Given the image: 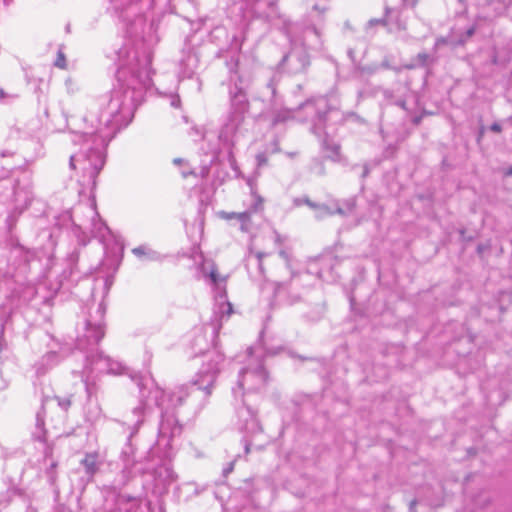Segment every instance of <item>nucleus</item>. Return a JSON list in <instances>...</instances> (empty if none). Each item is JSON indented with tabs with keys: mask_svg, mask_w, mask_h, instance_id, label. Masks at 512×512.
I'll use <instances>...</instances> for the list:
<instances>
[{
	"mask_svg": "<svg viewBox=\"0 0 512 512\" xmlns=\"http://www.w3.org/2000/svg\"><path fill=\"white\" fill-rule=\"evenodd\" d=\"M117 85L109 99L83 116H66L73 142L81 144L78 153L70 156L71 169L80 167L82 185L95 187L96 178L105 164L104 150L120 129L129 125L146 91L152 86V52L141 48L124 47L118 52Z\"/></svg>",
	"mask_w": 512,
	"mask_h": 512,
	"instance_id": "1",
	"label": "nucleus"
},
{
	"mask_svg": "<svg viewBox=\"0 0 512 512\" xmlns=\"http://www.w3.org/2000/svg\"><path fill=\"white\" fill-rule=\"evenodd\" d=\"M224 355L215 346L204 354L203 363L196 374L195 380L190 385H181L167 396L165 392L151 383H139V405L134 407L127 417V424L132 427L128 437V443L121 452L123 462L122 485H125L136 475L150 474L155 487L167 489L176 481L177 475L168 463H157L150 456L145 461L136 459L135 449L131 444V438L137 433L139 427L144 422V418L155 406L161 409V420L158 429L159 441L166 440L168 445L170 441L179 436L182 432V426L176 416V409L181 407L192 398H197L200 393L209 396L216 379L224 366Z\"/></svg>",
	"mask_w": 512,
	"mask_h": 512,
	"instance_id": "2",
	"label": "nucleus"
},
{
	"mask_svg": "<svg viewBox=\"0 0 512 512\" xmlns=\"http://www.w3.org/2000/svg\"><path fill=\"white\" fill-rule=\"evenodd\" d=\"M247 83L236 72L230 76L229 85V111L226 121L217 133L215 131H206L203 135V142L207 147L202 146L206 154L216 156L222 149L228 152V158L233 165V147L243 134V125L245 116L249 111V101L246 93Z\"/></svg>",
	"mask_w": 512,
	"mask_h": 512,
	"instance_id": "3",
	"label": "nucleus"
},
{
	"mask_svg": "<svg viewBox=\"0 0 512 512\" xmlns=\"http://www.w3.org/2000/svg\"><path fill=\"white\" fill-rule=\"evenodd\" d=\"M104 334V326L101 321L92 323L87 320L85 334L78 337L76 342L77 350L85 354V366L80 372V378L88 397H91L96 391L95 378L97 375L104 373L120 375L126 369L122 363L112 360L98 351L97 345Z\"/></svg>",
	"mask_w": 512,
	"mask_h": 512,
	"instance_id": "4",
	"label": "nucleus"
},
{
	"mask_svg": "<svg viewBox=\"0 0 512 512\" xmlns=\"http://www.w3.org/2000/svg\"><path fill=\"white\" fill-rule=\"evenodd\" d=\"M300 109L316 113L312 132L322 138V148L327 153L326 157L332 161H339L340 145L330 137V134L336 129L335 126L342 121V113L336 104L332 103L331 98L319 97L301 104L298 107V110Z\"/></svg>",
	"mask_w": 512,
	"mask_h": 512,
	"instance_id": "5",
	"label": "nucleus"
},
{
	"mask_svg": "<svg viewBox=\"0 0 512 512\" xmlns=\"http://www.w3.org/2000/svg\"><path fill=\"white\" fill-rule=\"evenodd\" d=\"M262 348H249L245 355L244 365L238 371L237 386L232 388L235 399L242 398L245 393L262 389L268 379L262 360Z\"/></svg>",
	"mask_w": 512,
	"mask_h": 512,
	"instance_id": "6",
	"label": "nucleus"
},
{
	"mask_svg": "<svg viewBox=\"0 0 512 512\" xmlns=\"http://www.w3.org/2000/svg\"><path fill=\"white\" fill-rule=\"evenodd\" d=\"M287 37L289 38L292 49L284 56L283 64L292 73H299L304 71L309 66V56L307 49H320L321 40L319 31L314 27H308L303 31L302 39H296L292 35L295 30V25L290 22H284Z\"/></svg>",
	"mask_w": 512,
	"mask_h": 512,
	"instance_id": "7",
	"label": "nucleus"
},
{
	"mask_svg": "<svg viewBox=\"0 0 512 512\" xmlns=\"http://www.w3.org/2000/svg\"><path fill=\"white\" fill-rule=\"evenodd\" d=\"M202 273L208 277L215 287V304L211 326L213 335L216 337L221 329L223 321L227 320L233 313L232 304L227 300L226 277H222L213 262H205L201 267Z\"/></svg>",
	"mask_w": 512,
	"mask_h": 512,
	"instance_id": "8",
	"label": "nucleus"
},
{
	"mask_svg": "<svg viewBox=\"0 0 512 512\" xmlns=\"http://www.w3.org/2000/svg\"><path fill=\"white\" fill-rule=\"evenodd\" d=\"M237 426L241 431L246 432L251 438L262 435V427L256 417V412L245 402L236 408ZM252 440L245 439V452L248 453Z\"/></svg>",
	"mask_w": 512,
	"mask_h": 512,
	"instance_id": "9",
	"label": "nucleus"
},
{
	"mask_svg": "<svg viewBox=\"0 0 512 512\" xmlns=\"http://www.w3.org/2000/svg\"><path fill=\"white\" fill-rule=\"evenodd\" d=\"M34 199L33 185L29 173H23L14 185V209L10 215L18 217L31 205Z\"/></svg>",
	"mask_w": 512,
	"mask_h": 512,
	"instance_id": "10",
	"label": "nucleus"
},
{
	"mask_svg": "<svg viewBox=\"0 0 512 512\" xmlns=\"http://www.w3.org/2000/svg\"><path fill=\"white\" fill-rule=\"evenodd\" d=\"M376 26L386 27L389 33H400L407 29L406 22L402 20L399 14H394L389 7L385 8V17L373 18L367 22L365 27L366 33L373 36V29Z\"/></svg>",
	"mask_w": 512,
	"mask_h": 512,
	"instance_id": "11",
	"label": "nucleus"
},
{
	"mask_svg": "<svg viewBox=\"0 0 512 512\" xmlns=\"http://www.w3.org/2000/svg\"><path fill=\"white\" fill-rule=\"evenodd\" d=\"M292 274L291 280L288 283H277L274 288L275 300L283 304H294L300 300V294L295 293L299 286L300 278L308 276Z\"/></svg>",
	"mask_w": 512,
	"mask_h": 512,
	"instance_id": "12",
	"label": "nucleus"
},
{
	"mask_svg": "<svg viewBox=\"0 0 512 512\" xmlns=\"http://www.w3.org/2000/svg\"><path fill=\"white\" fill-rule=\"evenodd\" d=\"M102 465L103 459L98 452L85 453L84 457L80 460V467L84 473L82 481L85 483L91 482Z\"/></svg>",
	"mask_w": 512,
	"mask_h": 512,
	"instance_id": "13",
	"label": "nucleus"
},
{
	"mask_svg": "<svg viewBox=\"0 0 512 512\" xmlns=\"http://www.w3.org/2000/svg\"><path fill=\"white\" fill-rule=\"evenodd\" d=\"M71 395L65 397L52 396L46 397L42 400L41 410L37 413V425L40 426L44 423V418L48 409L57 406L63 413L67 412L72 404Z\"/></svg>",
	"mask_w": 512,
	"mask_h": 512,
	"instance_id": "14",
	"label": "nucleus"
},
{
	"mask_svg": "<svg viewBox=\"0 0 512 512\" xmlns=\"http://www.w3.org/2000/svg\"><path fill=\"white\" fill-rule=\"evenodd\" d=\"M62 359L61 355L57 352L51 351L46 353L34 364L36 375L38 377L44 376L52 368L56 367Z\"/></svg>",
	"mask_w": 512,
	"mask_h": 512,
	"instance_id": "15",
	"label": "nucleus"
},
{
	"mask_svg": "<svg viewBox=\"0 0 512 512\" xmlns=\"http://www.w3.org/2000/svg\"><path fill=\"white\" fill-rule=\"evenodd\" d=\"M199 58L196 53L189 51L180 60L179 63V78H192L195 70L198 67Z\"/></svg>",
	"mask_w": 512,
	"mask_h": 512,
	"instance_id": "16",
	"label": "nucleus"
},
{
	"mask_svg": "<svg viewBox=\"0 0 512 512\" xmlns=\"http://www.w3.org/2000/svg\"><path fill=\"white\" fill-rule=\"evenodd\" d=\"M408 93V88L401 84H398L394 89H385L383 91V96L387 104H393L401 107L403 110H406V94Z\"/></svg>",
	"mask_w": 512,
	"mask_h": 512,
	"instance_id": "17",
	"label": "nucleus"
},
{
	"mask_svg": "<svg viewBox=\"0 0 512 512\" xmlns=\"http://www.w3.org/2000/svg\"><path fill=\"white\" fill-rule=\"evenodd\" d=\"M140 506V501L136 497L128 495H118L115 501V507L109 512H136Z\"/></svg>",
	"mask_w": 512,
	"mask_h": 512,
	"instance_id": "18",
	"label": "nucleus"
},
{
	"mask_svg": "<svg viewBox=\"0 0 512 512\" xmlns=\"http://www.w3.org/2000/svg\"><path fill=\"white\" fill-rule=\"evenodd\" d=\"M296 110L288 109V108H277L276 102L274 103L271 110V124L272 126H277L279 124H284L290 120L295 118Z\"/></svg>",
	"mask_w": 512,
	"mask_h": 512,
	"instance_id": "19",
	"label": "nucleus"
},
{
	"mask_svg": "<svg viewBox=\"0 0 512 512\" xmlns=\"http://www.w3.org/2000/svg\"><path fill=\"white\" fill-rule=\"evenodd\" d=\"M132 253L140 260L160 262L163 260V255L148 245H140L132 249Z\"/></svg>",
	"mask_w": 512,
	"mask_h": 512,
	"instance_id": "20",
	"label": "nucleus"
},
{
	"mask_svg": "<svg viewBox=\"0 0 512 512\" xmlns=\"http://www.w3.org/2000/svg\"><path fill=\"white\" fill-rule=\"evenodd\" d=\"M89 211L93 217L92 218L93 228H92L91 232L94 235V237H98L102 240L105 238L106 234L109 233V228L101 219H96V217H98V214L93 207H89Z\"/></svg>",
	"mask_w": 512,
	"mask_h": 512,
	"instance_id": "21",
	"label": "nucleus"
},
{
	"mask_svg": "<svg viewBox=\"0 0 512 512\" xmlns=\"http://www.w3.org/2000/svg\"><path fill=\"white\" fill-rule=\"evenodd\" d=\"M250 216H251V213L249 211H244V212H241V213H231V214H226V218L227 219H232V218H236L240 224H241V230L242 231H249L250 229Z\"/></svg>",
	"mask_w": 512,
	"mask_h": 512,
	"instance_id": "22",
	"label": "nucleus"
},
{
	"mask_svg": "<svg viewBox=\"0 0 512 512\" xmlns=\"http://www.w3.org/2000/svg\"><path fill=\"white\" fill-rule=\"evenodd\" d=\"M336 213L340 214V215L344 214L343 209L338 206L335 209H332L326 205L319 204L317 207V210L315 212V217L318 219H322V218H325L326 216H330V215H333Z\"/></svg>",
	"mask_w": 512,
	"mask_h": 512,
	"instance_id": "23",
	"label": "nucleus"
},
{
	"mask_svg": "<svg viewBox=\"0 0 512 512\" xmlns=\"http://www.w3.org/2000/svg\"><path fill=\"white\" fill-rule=\"evenodd\" d=\"M18 98V95L15 93H7L2 88H0V103L2 104H10L14 102Z\"/></svg>",
	"mask_w": 512,
	"mask_h": 512,
	"instance_id": "24",
	"label": "nucleus"
},
{
	"mask_svg": "<svg viewBox=\"0 0 512 512\" xmlns=\"http://www.w3.org/2000/svg\"><path fill=\"white\" fill-rule=\"evenodd\" d=\"M264 256H266L265 253L258 252V253H256L254 258L249 257L247 266H250L251 262L255 261V264L258 266L260 272H262L263 271L262 259H263Z\"/></svg>",
	"mask_w": 512,
	"mask_h": 512,
	"instance_id": "25",
	"label": "nucleus"
},
{
	"mask_svg": "<svg viewBox=\"0 0 512 512\" xmlns=\"http://www.w3.org/2000/svg\"><path fill=\"white\" fill-rule=\"evenodd\" d=\"M294 202H295V205H297V206L305 204L308 207H310L311 209H314L315 211L317 210V207L319 205L315 202H312L309 198H297V199H295Z\"/></svg>",
	"mask_w": 512,
	"mask_h": 512,
	"instance_id": "26",
	"label": "nucleus"
},
{
	"mask_svg": "<svg viewBox=\"0 0 512 512\" xmlns=\"http://www.w3.org/2000/svg\"><path fill=\"white\" fill-rule=\"evenodd\" d=\"M54 65L58 68L64 69L66 67V59L65 55L62 51H58L57 58L54 62Z\"/></svg>",
	"mask_w": 512,
	"mask_h": 512,
	"instance_id": "27",
	"label": "nucleus"
},
{
	"mask_svg": "<svg viewBox=\"0 0 512 512\" xmlns=\"http://www.w3.org/2000/svg\"><path fill=\"white\" fill-rule=\"evenodd\" d=\"M429 58H430V56L426 53H419L417 55V61L421 65H426Z\"/></svg>",
	"mask_w": 512,
	"mask_h": 512,
	"instance_id": "28",
	"label": "nucleus"
},
{
	"mask_svg": "<svg viewBox=\"0 0 512 512\" xmlns=\"http://www.w3.org/2000/svg\"><path fill=\"white\" fill-rule=\"evenodd\" d=\"M267 89H269V90H270L271 97H272V98H275V97H276V85H275L274 79H271V80L267 83Z\"/></svg>",
	"mask_w": 512,
	"mask_h": 512,
	"instance_id": "29",
	"label": "nucleus"
},
{
	"mask_svg": "<svg viewBox=\"0 0 512 512\" xmlns=\"http://www.w3.org/2000/svg\"><path fill=\"white\" fill-rule=\"evenodd\" d=\"M113 284V276H107L104 281L105 292L107 293Z\"/></svg>",
	"mask_w": 512,
	"mask_h": 512,
	"instance_id": "30",
	"label": "nucleus"
},
{
	"mask_svg": "<svg viewBox=\"0 0 512 512\" xmlns=\"http://www.w3.org/2000/svg\"><path fill=\"white\" fill-rule=\"evenodd\" d=\"M193 174H194V171L191 168H189V167H183L181 169V175L184 178H187L188 176L193 175Z\"/></svg>",
	"mask_w": 512,
	"mask_h": 512,
	"instance_id": "31",
	"label": "nucleus"
},
{
	"mask_svg": "<svg viewBox=\"0 0 512 512\" xmlns=\"http://www.w3.org/2000/svg\"><path fill=\"white\" fill-rule=\"evenodd\" d=\"M171 106H173L175 108H179L180 107V98L178 96H173L172 97Z\"/></svg>",
	"mask_w": 512,
	"mask_h": 512,
	"instance_id": "32",
	"label": "nucleus"
},
{
	"mask_svg": "<svg viewBox=\"0 0 512 512\" xmlns=\"http://www.w3.org/2000/svg\"><path fill=\"white\" fill-rule=\"evenodd\" d=\"M490 129H491V131L496 132V133H499L502 130L501 125L498 123H493L491 125Z\"/></svg>",
	"mask_w": 512,
	"mask_h": 512,
	"instance_id": "33",
	"label": "nucleus"
},
{
	"mask_svg": "<svg viewBox=\"0 0 512 512\" xmlns=\"http://www.w3.org/2000/svg\"><path fill=\"white\" fill-rule=\"evenodd\" d=\"M233 468H234V463H233V462H230V463L228 464V466H227L226 468H224V470H223V474H224V475H228L230 472H232Z\"/></svg>",
	"mask_w": 512,
	"mask_h": 512,
	"instance_id": "34",
	"label": "nucleus"
},
{
	"mask_svg": "<svg viewBox=\"0 0 512 512\" xmlns=\"http://www.w3.org/2000/svg\"><path fill=\"white\" fill-rule=\"evenodd\" d=\"M475 33V27L472 26L467 29L466 31V38H470Z\"/></svg>",
	"mask_w": 512,
	"mask_h": 512,
	"instance_id": "35",
	"label": "nucleus"
},
{
	"mask_svg": "<svg viewBox=\"0 0 512 512\" xmlns=\"http://www.w3.org/2000/svg\"><path fill=\"white\" fill-rule=\"evenodd\" d=\"M418 0H403V3L408 6H415Z\"/></svg>",
	"mask_w": 512,
	"mask_h": 512,
	"instance_id": "36",
	"label": "nucleus"
},
{
	"mask_svg": "<svg viewBox=\"0 0 512 512\" xmlns=\"http://www.w3.org/2000/svg\"><path fill=\"white\" fill-rule=\"evenodd\" d=\"M14 493L12 490H7L6 493L2 496L5 498L6 502L10 499L11 495Z\"/></svg>",
	"mask_w": 512,
	"mask_h": 512,
	"instance_id": "37",
	"label": "nucleus"
},
{
	"mask_svg": "<svg viewBox=\"0 0 512 512\" xmlns=\"http://www.w3.org/2000/svg\"><path fill=\"white\" fill-rule=\"evenodd\" d=\"M97 312L100 315V319H102V317L104 315V308H103L102 304L99 305Z\"/></svg>",
	"mask_w": 512,
	"mask_h": 512,
	"instance_id": "38",
	"label": "nucleus"
},
{
	"mask_svg": "<svg viewBox=\"0 0 512 512\" xmlns=\"http://www.w3.org/2000/svg\"><path fill=\"white\" fill-rule=\"evenodd\" d=\"M184 162H185V161H184L182 158H175V159L173 160V163H174L175 165H181V164H183Z\"/></svg>",
	"mask_w": 512,
	"mask_h": 512,
	"instance_id": "39",
	"label": "nucleus"
},
{
	"mask_svg": "<svg viewBox=\"0 0 512 512\" xmlns=\"http://www.w3.org/2000/svg\"><path fill=\"white\" fill-rule=\"evenodd\" d=\"M280 256H281L282 258H284L285 260H287V254H286V252L281 251V252H280Z\"/></svg>",
	"mask_w": 512,
	"mask_h": 512,
	"instance_id": "40",
	"label": "nucleus"
},
{
	"mask_svg": "<svg viewBox=\"0 0 512 512\" xmlns=\"http://www.w3.org/2000/svg\"><path fill=\"white\" fill-rule=\"evenodd\" d=\"M259 164H261L264 161V157L262 155H259L258 157Z\"/></svg>",
	"mask_w": 512,
	"mask_h": 512,
	"instance_id": "41",
	"label": "nucleus"
},
{
	"mask_svg": "<svg viewBox=\"0 0 512 512\" xmlns=\"http://www.w3.org/2000/svg\"><path fill=\"white\" fill-rule=\"evenodd\" d=\"M11 2H12V0H3V3L6 6H8Z\"/></svg>",
	"mask_w": 512,
	"mask_h": 512,
	"instance_id": "42",
	"label": "nucleus"
},
{
	"mask_svg": "<svg viewBox=\"0 0 512 512\" xmlns=\"http://www.w3.org/2000/svg\"><path fill=\"white\" fill-rule=\"evenodd\" d=\"M368 174V169L367 167L364 168V172H363V176H366Z\"/></svg>",
	"mask_w": 512,
	"mask_h": 512,
	"instance_id": "43",
	"label": "nucleus"
},
{
	"mask_svg": "<svg viewBox=\"0 0 512 512\" xmlns=\"http://www.w3.org/2000/svg\"><path fill=\"white\" fill-rule=\"evenodd\" d=\"M507 174H508V175H512V166L508 169Z\"/></svg>",
	"mask_w": 512,
	"mask_h": 512,
	"instance_id": "44",
	"label": "nucleus"
},
{
	"mask_svg": "<svg viewBox=\"0 0 512 512\" xmlns=\"http://www.w3.org/2000/svg\"><path fill=\"white\" fill-rule=\"evenodd\" d=\"M313 9H315V10H319V6H318V5H314V6H313Z\"/></svg>",
	"mask_w": 512,
	"mask_h": 512,
	"instance_id": "45",
	"label": "nucleus"
},
{
	"mask_svg": "<svg viewBox=\"0 0 512 512\" xmlns=\"http://www.w3.org/2000/svg\"><path fill=\"white\" fill-rule=\"evenodd\" d=\"M414 123L418 124L419 123V118H415L414 119Z\"/></svg>",
	"mask_w": 512,
	"mask_h": 512,
	"instance_id": "46",
	"label": "nucleus"
},
{
	"mask_svg": "<svg viewBox=\"0 0 512 512\" xmlns=\"http://www.w3.org/2000/svg\"><path fill=\"white\" fill-rule=\"evenodd\" d=\"M8 154L6 152H2V157L7 156Z\"/></svg>",
	"mask_w": 512,
	"mask_h": 512,
	"instance_id": "47",
	"label": "nucleus"
},
{
	"mask_svg": "<svg viewBox=\"0 0 512 512\" xmlns=\"http://www.w3.org/2000/svg\"><path fill=\"white\" fill-rule=\"evenodd\" d=\"M414 504H415V502H414V501H413V502H411V506H410V508H411V509H412V507H413V505H414Z\"/></svg>",
	"mask_w": 512,
	"mask_h": 512,
	"instance_id": "48",
	"label": "nucleus"
}]
</instances>
